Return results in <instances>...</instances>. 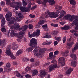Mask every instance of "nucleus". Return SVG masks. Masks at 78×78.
Instances as JSON below:
<instances>
[{"mask_svg": "<svg viewBox=\"0 0 78 78\" xmlns=\"http://www.w3.org/2000/svg\"><path fill=\"white\" fill-rule=\"evenodd\" d=\"M37 41L36 39L34 38H32L30 41L29 46L31 47L26 49L27 51L31 52L32 51L33 48H35L36 49L37 48Z\"/></svg>", "mask_w": 78, "mask_h": 78, "instance_id": "obj_1", "label": "nucleus"}, {"mask_svg": "<svg viewBox=\"0 0 78 78\" xmlns=\"http://www.w3.org/2000/svg\"><path fill=\"white\" fill-rule=\"evenodd\" d=\"M44 16L45 18H47V17H50L53 19L54 18H56L59 16L58 15H55V13L54 12H50L48 10H47V11L45 12L44 14Z\"/></svg>", "mask_w": 78, "mask_h": 78, "instance_id": "obj_2", "label": "nucleus"}, {"mask_svg": "<svg viewBox=\"0 0 78 78\" xmlns=\"http://www.w3.org/2000/svg\"><path fill=\"white\" fill-rule=\"evenodd\" d=\"M11 45H8L6 48V54L8 56H10L12 59H16V57L14 56L13 54L11 51Z\"/></svg>", "mask_w": 78, "mask_h": 78, "instance_id": "obj_3", "label": "nucleus"}, {"mask_svg": "<svg viewBox=\"0 0 78 78\" xmlns=\"http://www.w3.org/2000/svg\"><path fill=\"white\" fill-rule=\"evenodd\" d=\"M74 19L75 20H74L71 24L72 26H74V25H78V16H74L73 15H72L69 19V20L70 21H73Z\"/></svg>", "mask_w": 78, "mask_h": 78, "instance_id": "obj_4", "label": "nucleus"}, {"mask_svg": "<svg viewBox=\"0 0 78 78\" xmlns=\"http://www.w3.org/2000/svg\"><path fill=\"white\" fill-rule=\"evenodd\" d=\"M12 12H8V14H7L5 15V19L8 22H9V20H10V19H9V18L11 17L12 16Z\"/></svg>", "mask_w": 78, "mask_h": 78, "instance_id": "obj_5", "label": "nucleus"}, {"mask_svg": "<svg viewBox=\"0 0 78 78\" xmlns=\"http://www.w3.org/2000/svg\"><path fill=\"white\" fill-rule=\"evenodd\" d=\"M46 75V72L45 70H41L40 74H39L38 76L40 78H43L44 76H45Z\"/></svg>", "mask_w": 78, "mask_h": 78, "instance_id": "obj_6", "label": "nucleus"}, {"mask_svg": "<svg viewBox=\"0 0 78 78\" xmlns=\"http://www.w3.org/2000/svg\"><path fill=\"white\" fill-rule=\"evenodd\" d=\"M56 67H58L57 66H56V64H55V65H50L49 66V72H51L54 69H56Z\"/></svg>", "mask_w": 78, "mask_h": 78, "instance_id": "obj_7", "label": "nucleus"}, {"mask_svg": "<svg viewBox=\"0 0 78 78\" xmlns=\"http://www.w3.org/2000/svg\"><path fill=\"white\" fill-rule=\"evenodd\" d=\"M40 30L38 29L37 30V32H34L32 34L33 37H35V36H39L40 35Z\"/></svg>", "mask_w": 78, "mask_h": 78, "instance_id": "obj_8", "label": "nucleus"}, {"mask_svg": "<svg viewBox=\"0 0 78 78\" xmlns=\"http://www.w3.org/2000/svg\"><path fill=\"white\" fill-rule=\"evenodd\" d=\"M27 28H28L27 26L24 25L23 27V29L22 31L20 32V34L24 35V34H25V31L27 30Z\"/></svg>", "mask_w": 78, "mask_h": 78, "instance_id": "obj_9", "label": "nucleus"}, {"mask_svg": "<svg viewBox=\"0 0 78 78\" xmlns=\"http://www.w3.org/2000/svg\"><path fill=\"white\" fill-rule=\"evenodd\" d=\"M35 56H37V57H39L40 58H41L42 56H43V54H42V51L40 50L39 52L35 54Z\"/></svg>", "mask_w": 78, "mask_h": 78, "instance_id": "obj_10", "label": "nucleus"}, {"mask_svg": "<svg viewBox=\"0 0 78 78\" xmlns=\"http://www.w3.org/2000/svg\"><path fill=\"white\" fill-rule=\"evenodd\" d=\"M20 9L22 12H29V11H30V9H29V8L22 7L20 8Z\"/></svg>", "mask_w": 78, "mask_h": 78, "instance_id": "obj_11", "label": "nucleus"}, {"mask_svg": "<svg viewBox=\"0 0 78 78\" xmlns=\"http://www.w3.org/2000/svg\"><path fill=\"white\" fill-rule=\"evenodd\" d=\"M6 44V39H4L2 41V39H0V45H2L3 47L4 45H5Z\"/></svg>", "mask_w": 78, "mask_h": 78, "instance_id": "obj_12", "label": "nucleus"}, {"mask_svg": "<svg viewBox=\"0 0 78 78\" xmlns=\"http://www.w3.org/2000/svg\"><path fill=\"white\" fill-rule=\"evenodd\" d=\"M59 63L61 64L62 66H64L65 65V60L64 59H63L62 60L60 58H59Z\"/></svg>", "mask_w": 78, "mask_h": 78, "instance_id": "obj_13", "label": "nucleus"}, {"mask_svg": "<svg viewBox=\"0 0 78 78\" xmlns=\"http://www.w3.org/2000/svg\"><path fill=\"white\" fill-rule=\"evenodd\" d=\"M76 49H78V41L76 43L74 48L72 50L73 53H74L76 50Z\"/></svg>", "mask_w": 78, "mask_h": 78, "instance_id": "obj_14", "label": "nucleus"}, {"mask_svg": "<svg viewBox=\"0 0 78 78\" xmlns=\"http://www.w3.org/2000/svg\"><path fill=\"white\" fill-rule=\"evenodd\" d=\"M49 56L51 57V59H53L56 58V55H53V52H51L49 54Z\"/></svg>", "mask_w": 78, "mask_h": 78, "instance_id": "obj_15", "label": "nucleus"}, {"mask_svg": "<svg viewBox=\"0 0 78 78\" xmlns=\"http://www.w3.org/2000/svg\"><path fill=\"white\" fill-rule=\"evenodd\" d=\"M2 23L1 24V25L2 27L3 28L4 27V25L5 24V23H6V21H5V18L4 17L3 18L2 21H1Z\"/></svg>", "mask_w": 78, "mask_h": 78, "instance_id": "obj_16", "label": "nucleus"}, {"mask_svg": "<svg viewBox=\"0 0 78 78\" xmlns=\"http://www.w3.org/2000/svg\"><path fill=\"white\" fill-rule=\"evenodd\" d=\"M12 45V49L13 50H17V48H19L18 46H17V44L16 43H13Z\"/></svg>", "mask_w": 78, "mask_h": 78, "instance_id": "obj_17", "label": "nucleus"}, {"mask_svg": "<svg viewBox=\"0 0 78 78\" xmlns=\"http://www.w3.org/2000/svg\"><path fill=\"white\" fill-rule=\"evenodd\" d=\"M70 56L71 58H73L74 60H76V55L74 54H71L70 55Z\"/></svg>", "mask_w": 78, "mask_h": 78, "instance_id": "obj_18", "label": "nucleus"}, {"mask_svg": "<svg viewBox=\"0 0 78 78\" xmlns=\"http://www.w3.org/2000/svg\"><path fill=\"white\" fill-rule=\"evenodd\" d=\"M73 70V69L70 67L69 68L67 71L66 72V75H68V74H70Z\"/></svg>", "mask_w": 78, "mask_h": 78, "instance_id": "obj_19", "label": "nucleus"}, {"mask_svg": "<svg viewBox=\"0 0 78 78\" xmlns=\"http://www.w3.org/2000/svg\"><path fill=\"white\" fill-rule=\"evenodd\" d=\"M19 35H18L17 37L18 38L17 39V41L19 42H20V39L23 37V35H20V33H19Z\"/></svg>", "mask_w": 78, "mask_h": 78, "instance_id": "obj_20", "label": "nucleus"}, {"mask_svg": "<svg viewBox=\"0 0 78 78\" xmlns=\"http://www.w3.org/2000/svg\"><path fill=\"white\" fill-rule=\"evenodd\" d=\"M69 26H66L61 28V29L62 30H68L69 29Z\"/></svg>", "mask_w": 78, "mask_h": 78, "instance_id": "obj_21", "label": "nucleus"}, {"mask_svg": "<svg viewBox=\"0 0 78 78\" xmlns=\"http://www.w3.org/2000/svg\"><path fill=\"white\" fill-rule=\"evenodd\" d=\"M73 44H74V43H73V42H71L70 43H67L66 44L67 45V47H68V48H70V46H72V45Z\"/></svg>", "mask_w": 78, "mask_h": 78, "instance_id": "obj_22", "label": "nucleus"}, {"mask_svg": "<svg viewBox=\"0 0 78 78\" xmlns=\"http://www.w3.org/2000/svg\"><path fill=\"white\" fill-rule=\"evenodd\" d=\"M55 8L57 11H59L62 9V7L61 6L56 5L55 6Z\"/></svg>", "mask_w": 78, "mask_h": 78, "instance_id": "obj_23", "label": "nucleus"}, {"mask_svg": "<svg viewBox=\"0 0 78 78\" xmlns=\"http://www.w3.org/2000/svg\"><path fill=\"white\" fill-rule=\"evenodd\" d=\"M45 22H47V21L46 20H41L39 21V22L38 23L39 25H43L44 23H45Z\"/></svg>", "mask_w": 78, "mask_h": 78, "instance_id": "obj_24", "label": "nucleus"}, {"mask_svg": "<svg viewBox=\"0 0 78 78\" xmlns=\"http://www.w3.org/2000/svg\"><path fill=\"white\" fill-rule=\"evenodd\" d=\"M23 52V50H19L16 53V56H19V55H20V54H22Z\"/></svg>", "mask_w": 78, "mask_h": 78, "instance_id": "obj_25", "label": "nucleus"}, {"mask_svg": "<svg viewBox=\"0 0 78 78\" xmlns=\"http://www.w3.org/2000/svg\"><path fill=\"white\" fill-rule=\"evenodd\" d=\"M54 0H49L48 2L49 3V5H53L55 3V1H54Z\"/></svg>", "mask_w": 78, "mask_h": 78, "instance_id": "obj_26", "label": "nucleus"}, {"mask_svg": "<svg viewBox=\"0 0 78 78\" xmlns=\"http://www.w3.org/2000/svg\"><path fill=\"white\" fill-rule=\"evenodd\" d=\"M17 34V33L16 34V33H15V32H14L13 30H12L10 33L11 36L12 37L14 36H16V34Z\"/></svg>", "mask_w": 78, "mask_h": 78, "instance_id": "obj_27", "label": "nucleus"}, {"mask_svg": "<svg viewBox=\"0 0 78 78\" xmlns=\"http://www.w3.org/2000/svg\"><path fill=\"white\" fill-rule=\"evenodd\" d=\"M58 33V31H52L51 33V34L53 35V36H55V35H57Z\"/></svg>", "mask_w": 78, "mask_h": 78, "instance_id": "obj_28", "label": "nucleus"}, {"mask_svg": "<svg viewBox=\"0 0 78 78\" xmlns=\"http://www.w3.org/2000/svg\"><path fill=\"white\" fill-rule=\"evenodd\" d=\"M76 65V61H73L71 63V65L72 66H73V67H75Z\"/></svg>", "mask_w": 78, "mask_h": 78, "instance_id": "obj_29", "label": "nucleus"}, {"mask_svg": "<svg viewBox=\"0 0 78 78\" xmlns=\"http://www.w3.org/2000/svg\"><path fill=\"white\" fill-rule=\"evenodd\" d=\"M70 4L73 5H75L76 3L75 1L74 0H70L69 1Z\"/></svg>", "mask_w": 78, "mask_h": 78, "instance_id": "obj_30", "label": "nucleus"}, {"mask_svg": "<svg viewBox=\"0 0 78 78\" xmlns=\"http://www.w3.org/2000/svg\"><path fill=\"white\" fill-rule=\"evenodd\" d=\"M38 72H39L36 69H35L33 71V74L34 75H37V74L38 73Z\"/></svg>", "mask_w": 78, "mask_h": 78, "instance_id": "obj_31", "label": "nucleus"}, {"mask_svg": "<svg viewBox=\"0 0 78 78\" xmlns=\"http://www.w3.org/2000/svg\"><path fill=\"white\" fill-rule=\"evenodd\" d=\"M70 17H71V15L70 14H68L65 16V17L66 18V19H67V20L69 19V20H70L69 19L70 18Z\"/></svg>", "mask_w": 78, "mask_h": 78, "instance_id": "obj_32", "label": "nucleus"}, {"mask_svg": "<svg viewBox=\"0 0 78 78\" xmlns=\"http://www.w3.org/2000/svg\"><path fill=\"white\" fill-rule=\"evenodd\" d=\"M47 41V43H45L44 44V45H49L51 44V43H52V42L50 41Z\"/></svg>", "mask_w": 78, "mask_h": 78, "instance_id": "obj_33", "label": "nucleus"}, {"mask_svg": "<svg viewBox=\"0 0 78 78\" xmlns=\"http://www.w3.org/2000/svg\"><path fill=\"white\" fill-rule=\"evenodd\" d=\"M51 63H53L52 65L56 64V66H57V63H56V60L53 59L51 62Z\"/></svg>", "mask_w": 78, "mask_h": 78, "instance_id": "obj_34", "label": "nucleus"}, {"mask_svg": "<svg viewBox=\"0 0 78 78\" xmlns=\"http://www.w3.org/2000/svg\"><path fill=\"white\" fill-rule=\"evenodd\" d=\"M44 38H46V39H50L51 38V35H46L43 37Z\"/></svg>", "mask_w": 78, "mask_h": 78, "instance_id": "obj_35", "label": "nucleus"}, {"mask_svg": "<svg viewBox=\"0 0 78 78\" xmlns=\"http://www.w3.org/2000/svg\"><path fill=\"white\" fill-rule=\"evenodd\" d=\"M15 73L16 74V76H17V77H18L19 78H20V73H19V72L16 71Z\"/></svg>", "mask_w": 78, "mask_h": 78, "instance_id": "obj_36", "label": "nucleus"}, {"mask_svg": "<svg viewBox=\"0 0 78 78\" xmlns=\"http://www.w3.org/2000/svg\"><path fill=\"white\" fill-rule=\"evenodd\" d=\"M12 20H14V22H16V21H20V19L18 18H17L16 20V19L14 17L12 18Z\"/></svg>", "mask_w": 78, "mask_h": 78, "instance_id": "obj_37", "label": "nucleus"}, {"mask_svg": "<svg viewBox=\"0 0 78 78\" xmlns=\"http://www.w3.org/2000/svg\"><path fill=\"white\" fill-rule=\"evenodd\" d=\"M48 0H44L42 2V4L44 5H46V3L48 2Z\"/></svg>", "mask_w": 78, "mask_h": 78, "instance_id": "obj_38", "label": "nucleus"}, {"mask_svg": "<svg viewBox=\"0 0 78 78\" xmlns=\"http://www.w3.org/2000/svg\"><path fill=\"white\" fill-rule=\"evenodd\" d=\"M23 6H25L27 5V2L25 1H24L23 2Z\"/></svg>", "mask_w": 78, "mask_h": 78, "instance_id": "obj_39", "label": "nucleus"}, {"mask_svg": "<svg viewBox=\"0 0 78 78\" xmlns=\"http://www.w3.org/2000/svg\"><path fill=\"white\" fill-rule=\"evenodd\" d=\"M61 15H63V16H64V15L66 14V12L64 11V10H62L61 11Z\"/></svg>", "mask_w": 78, "mask_h": 78, "instance_id": "obj_40", "label": "nucleus"}, {"mask_svg": "<svg viewBox=\"0 0 78 78\" xmlns=\"http://www.w3.org/2000/svg\"><path fill=\"white\" fill-rule=\"evenodd\" d=\"M28 36L29 37H33V34H31L30 32L28 33Z\"/></svg>", "mask_w": 78, "mask_h": 78, "instance_id": "obj_41", "label": "nucleus"}, {"mask_svg": "<svg viewBox=\"0 0 78 78\" xmlns=\"http://www.w3.org/2000/svg\"><path fill=\"white\" fill-rule=\"evenodd\" d=\"M69 53V51H66L64 53V55L65 56H67V54Z\"/></svg>", "mask_w": 78, "mask_h": 78, "instance_id": "obj_42", "label": "nucleus"}, {"mask_svg": "<svg viewBox=\"0 0 78 78\" xmlns=\"http://www.w3.org/2000/svg\"><path fill=\"white\" fill-rule=\"evenodd\" d=\"M58 54H59V51L58 50L55 51L54 53V55H58Z\"/></svg>", "mask_w": 78, "mask_h": 78, "instance_id": "obj_43", "label": "nucleus"}, {"mask_svg": "<svg viewBox=\"0 0 78 78\" xmlns=\"http://www.w3.org/2000/svg\"><path fill=\"white\" fill-rule=\"evenodd\" d=\"M29 16L31 18H32V19H34V17H35V15H32L31 14H30L29 15Z\"/></svg>", "mask_w": 78, "mask_h": 78, "instance_id": "obj_44", "label": "nucleus"}, {"mask_svg": "<svg viewBox=\"0 0 78 78\" xmlns=\"http://www.w3.org/2000/svg\"><path fill=\"white\" fill-rule=\"evenodd\" d=\"M1 31L2 32L4 33V32H6V29L4 28H1Z\"/></svg>", "mask_w": 78, "mask_h": 78, "instance_id": "obj_45", "label": "nucleus"}, {"mask_svg": "<svg viewBox=\"0 0 78 78\" xmlns=\"http://www.w3.org/2000/svg\"><path fill=\"white\" fill-rule=\"evenodd\" d=\"M5 1H6V4L8 5H11V2H10L9 0H6Z\"/></svg>", "mask_w": 78, "mask_h": 78, "instance_id": "obj_46", "label": "nucleus"}, {"mask_svg": "<svg viewBox=\"0 0 78 78\" xmlns=\"http://www.w3.org/2000/svg\"><path fill=\"white\" fill-rule=\"evenodd\" d=\"M56 40L58 41V42H60V41H61V37H57L56 38Z\"/></svg>", "mask_w": 78, "mask_h": 78, "instance_id": "obj_47", "label": "nucleus"}, {"mask_svg": "<svg viewBox=\"0 0 78 78\" xmlns=\"http://www.w3.org/2000/svg\"><path fill=\"white\" fill-rule=\"evenodd\" d=\"M12 70V69L11 68H10V69H6L5 71L6 72H11Z\"/></svg>", "mask_w": 78, "mask_h": 78, "instance_id": "obj_48", "label": "nucleus"}, {"mask_svg": "<svg viewBox=\"0 0 78 78\" xmlns=\"http://www.w3.org/2000/svg\"><path fill=\"white\" fill-rule=\"evenodd\" d=\"M9 23V24H13L14 23V21L12 20Z\"/></svg>", "mask_w": 78, "mask_h": 78, "instance_id": "obj_49", "label": "nucleus"}, {"mask_svg": "<svg viewBox=\"0 0 78 78\" xmlns=\"http://www.w3.org/2000/svg\"><path fill=\"white\" fill-rule=\"evenodd\" d=\"M29 29H33V25L31 24H29Z\"/></svg>", "mask_w": 78, "mask_h": 78, "instance_id": "obj_50", "label": "nucleus"}, {"mask_svg": "<svg viewBox=\"0 0 78 78\" xmlns=\"http://www.w3.org/2000/svg\"><path fill=\"white\" fill-rule=\"evenodd\" d=\"M5 4V2L3 1H2L1 2V5H2V6H4Z\"/></svg>", "mask_w": 78, "mask_h": 78, "instance_id": "obj_51", "label": "nucleus"}, {"mask_svg": "<svg viewBox=\"0 0 78 78\" xmlns=\"http://www.w3.org/2000/svg\"><path fill=\"white\" fill-rule=\"evenodd\" d=\"M10 66H11V64L9 63H7V64H6V67H7L8 68L10 67Z\"/></svg>", "mask_w": 78, "mask_h": 78, "instance_id": "obj_52", "label": "nucleus"}, {"mask_svg": "<svg viewBox=\"0 0 78 78\" xmlns=\"http://www.w3.org/2000/svg\"><path fill=\"white\" fill-rule=\"evenodd\" d=\"M14 27H15V29H16V28H19V27H20V26L18 24L14 26Z\"/></svg>", "mask_w": 78, "mask_h": 78, "instance_id": "obj_53", "label": "nucleus"}, {"mask_svg": "<svg viewBox=\"0 0 78 78\" xmlns=\"http://www.w3.org/2000/svg\"><path fill=\"white\" fill-rule=\"evenodd\" d=\"M63 16H64V15H61L59 17H58L57 19V20H59V19H61V18H62V17H63Z\"/></svg>", "mask_w": 78, "mask_h": 78, "instance_id": "obj_54", "label": "nucleus"}, {"mask_svg": "<svg viewBox=\"0 0 78 78\" xmlns=\"http://www.w3.org/2000/svg\"><path fill=\"white\" fill-rule=\"evenodd\" d=\"M31 5H32V4L31 3H29L28 5V7H27V8H29V9L31 8Z\"/></svg>", "mask_w": 78, "mask_h": 78, "instance_id": "obj_55", "label": "nucleus"}, {"mask_svg": "<svg viewBox=\"0 0 78 78\" xmlns=\"http://www.w3.org/2000/svg\"><path fill=\"white\" fill-rule=\"evenodd\" d=\"M25 77L27 78H31V75L30 74H26L25 75Z\"/></svg>", "mask_w": 78, "mask_h": 78, "instance_id": "obj_56", "label": "nucleus"}, {"mask_svg": "<svg viewBox=\"0 0 78 78\" xmlns=\"http://www.w3.org/2000/svg\"><path fill=\"white\" fill-rule=\"evenodd\" d=\"M33 53L34 54V55H35L37 53V51L36 50V49H35L33 51Z\"/></svg>", "mask_w": 78, "mask_h": 78, "instance_id": "obj_57", "label": "nucleus"}, {"mask_svg": "<svg viewBox=\"0 0 78 78\" xmlns=\"http://www.w3.org/2000/svg\"><path fill=\"white\" fill-rule=\"evenodd\" d=\"M58 42L57 41H55L54 42V44L55 46H56V45H58Z\"/></svg>", "mask_w": 78, "mask_h": 78, "instance_id": "obj_58", "label": "nucleus"}, {"mask_svg": "<svg viewBox=\"0 0 78 78\" xmlns=\"http://www.w3.org/2000/svg\"><path fill=\"white\" fill-rule=\"evenodd\" d=\"M70 33H76V31L75 30H74L73 29H72V30H70Z\"/></svg>", "mask_w": 78, "mask_h": 78, "instance_id": "obj_59", "label": "nucleus"}, {"mask_svg": "<svg viewBox=\"0 0 78 78\" xmlns=\"http://www.w3.org/2000/svg\"><path fill=\"white\" fill-rule=\"evenodd\" d=\"M37 8V6L35 5V6H33L32 8H31V9L33 10V9H36Z\"/></svg>", "mask_w": 78, "mask_h": 78, "instance_id": "obj_60", "label": "nucleus"}, {"mask_svg": "<svg viewBox=\"0 0 78 78\" xmlns=\"http://www.w3.org/2000/svg\"><path fill=\"white\" fill-rule=\"evenodd\" d=\"M47 24H44L42 26V28H46L47 27Z\"/></svg>", "mask_w": 78, "mask_h": 78, "instance_id": "obj_61", "label": "nucleus"}, {"mask_svg": "<svg viewBox=\"0 0 78 78\" xmlns=\"http://www.w3.org/2000/svg\"><path fill=\"white\" fill-rule=\"evenodd\" d=\"M37 3L38 4H41V0H37Z\"/></svg>", "mask_w": 78, "mask_h": 78, "instance_id": "obj_62", "label": "nucleus"}, {"mask_svg": "<svg viewBox=\"0 0 78 78\" xmlns=\"http://www.w3.org/2000/svg\"><path fill=\"white\" fill-rule=\"evenodd\" d=\"M59 23L60 24H61V25H64L65 24V23L64 22H59Z\"/></svg>", "mask_w": 78, "mask_h": 78, "instance_id": "obj_63", "label": "nucleus"}, {"mask_svg": "<svg viewBox=\"0 0 78 78\" xmlns=\"http://www.w3.org/2000/svg\"><path fill=\"white\" fill-rule=\"evenodd\" d=\"M76 30H78V25H77V26H76L75 28H74Z\"/></svg>", "mask_w": 78, "mask_h": 78, "instance_id": "obj_64", "label": "nucleus"}]
</instances>
